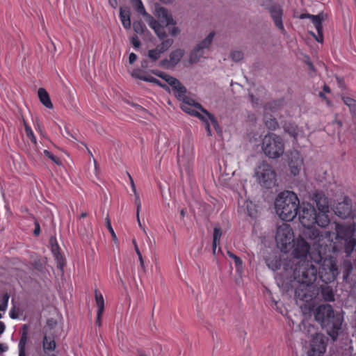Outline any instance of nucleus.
I'll return each instance as SVG.
<instances>
[{"mask_svg": "<svg viewBox=\"0 0 356 356\" xmlns=\"http://www.w3.org/2000/svg\"><path fill=\"white\" fill-rule=\"evenodd\" d=\"M38 97L41 103L47 108H52L53 104L50 100L48 92L44 88H39L38 91Z\"/></svg>", "mask_w": 356, "mask_h": 356, "instance_id": "obj_24", "label": "nucleus"}, {"mask_svg": "<svg viewBox=\"0 0 356 356\" xmlns=\"http://www.w3.org/2000/svg\"><path fill=\"white\" fill-rule=\"evenodd\" d=\"M19 356H26V350H19Z\"/></svg>", "mask_w": 356, "mask_h": 356, "instance_id": "obj_61", "label": "nucleus"}, {"mask_svg": "<svg viewBox=\"0 0 356 356\" xmlns=\"http://www.w3.org/2000/svg\"><path fill=\"white\" fill-rule=\"evenodd\" d=\"M215 34L216 33L214 31H211L204 40H202L197 45L199 47H201V49L204 51L208 49L213 41Z\"/></svg>", "mask_w": 356, "mask_h": 356, "instance_id": "obj_30", "label": "nucleus"}, {"mask_svg": "<svg viewBox=\"0 0 356 356\" xmlns=\"http://www.w3.org/2000/svg\"><path fill=\"white\" fill-rule=\"evenodd\" d=\"M343 101L349 107L350 111L356 115V101L348 97H343Z\"/></svg>", "mask_w": 356, "mask_h": 356, "instance_id": "obj_31", "label": "nucleus"}, {"mask_svg": "<svg viewBox=\"0 0 356 356\" xmlns=\"http://www.w3.org/2000/svg\"><path fill=\"white\" fill-rule=\"evenodd\" d=\"M162 52L156 47L154 49L149 50L148 51V56L152 61H156L160 58V55Z\"/></svg>", "mask_w": 356, "mask_h": 356, "instance_id": "obj_36", "label": "nucleus"}, {"mask_svg": "<svg viewBox=\"0 0 356 356\" xmlns=\"http://www.w3.org/2000/svg\"><path fill=\"white\" fill-rule=\"evenodd\" d=\"M137 221H138L139 227L143 230V232L145 233V234L147 235V232H146L145 229L142 226L139 216L137 217Z\"/></svg>", "mask_w": 356, "mask_h": 356, "instance_id": "obj_54", "label": "nucleus"}, {"mask_svg": "<svg viewBox=\"0 0 356 356\" xmlns=\"http://www.w3.org/2000/svg\"><path fill=\"white\" fill-rule=\"evenodd\" d=\"M252 206H253V204L252 202L247 204L248 212V215L250 217L255 218V217H257V211L256 210L250 209V207H252Z\"/></svg>", "mask_w": 356, "mask_h": 356, "instance_id": "obj_45", "label": "nucleus"}, {"mask_svg": "<svg viewBox=\"0 0 356 356\" xmlns=\"http://www.w3.org/2000/svg\"><path fill=\"white\" fill-rule=\"evenodd\" d=\"M261 149L268 157L279 158L284 152V141L280 136L275 134H266L262 139Z\"/></svg>", "mask_w": 356, "mask_h": 356, "instance_id": "obj_7", "label": "nucleus"}, {"mask_svg": "<svg viewBox=\"0 0 356 356\" xmlns=\"http://www.w3.org/2000/svg\"><path fill=\"white\" fill-rule=\"evenodd\" d=\"M314 15L308 13H303L300 15V19L309 18L312 19Z\"/></svg>", "mask_w": 356, "mask_h": 356, "instance_id": "obj_51", "label": "nucleus"}, {"mask_svg": "<svg viewBox=\"0 0 356 356\" xmlns=\"http://www.w3.org/2000/svg\"><path fill=\"white\" fill-rule=\"evenodd\" d=\"M106 225L112 236L113 240L115 242H116L118 241L117 236H116V234L111 226V220L108 217L106 218Z\"/></svg>", "mask_w": 356, "mask_h": 356, "instance_id": "obj_40", "label": "nucleus"}, {"mask_svg": "<svg viewBox=\"0 0 356 356\" xmlns=\"http://www.w3.org/2000/svg\"><path fill=\"white\" fill-rule=\"evenodd\" d=\"M153 73L165 80L172 88L173 92L176 97H184L186 93V88L181 83V82L176 78L170 76L164 72H159L158 71H153Z\"/></svg>", "mask_w": 356, "mask_h": 356, "instance_id": "obj_12", "label": "nucleus"}, {"mask_svg": "<svg viewBox=\"0 0 356 356\" xmlns=\"http://www.w3.org/2000/svg\"><path fill=\"white\" fill-rule=\"evenodd\" d=\"M293 241V231L289 224L282 223L277 227L275 241L281 251L287 252L291 248Z\"/></svg>", "mask_w": 356, "mask_h": 356, "instance_id": "obj_8", "label": "nucleus"}, {"mask_svg": "<svg viewBox=\"0 0 356 356\" xmlns=\"http://www.w3.org/2000/svg\"><path fill=\"white\" fill-rule=\"evenodd\" d=\"M56 348L55 337L48 330L47 327H44L42 339V349L44 356H56L53 353Z\"/></svg>", "mask_w": 356, "mask_h": 356, "instance_id": "obj_14", "label": "nucleus"}, {"mask_svg": "<svg viewBox=\"0 0 356 356\" xmlns=\"http://www.w3.org/2000/svg\"><path fill=\"white\" fill-rule=\"evenodd\" d=\"M36 129L40 132V134L41 135L42 134V130L41 129V128L40 127L39 125H38V127L36 128Z\"/></svg>", "mask_w": 356, "mask_h": 356, "instance_id": "obj_62", "label": "nucleus"}, {"mask_svg": "<svg viewBox=\"0 0 356 356\" xmlns=\"http://www.w3.org/2000/svg\"><path fill=\"white\" fill-rule=\"evenodd\" d=\"M323 298L327 301H334V296L332 290L330 287H325L321 291Z\"/></svg>", "mask_w": 356, "mask_h": 356, "instance_id": "obj_32", "label": "nucleus"}, {"mask_svg": "<svg viewBox=\"0 0 356 356\" xmlns=\"http://www.w3.org/2000/svg\"><path fill=\"white\" fill-rule=\"evenodd\" d=\"M184 55V50L181 49H177L170 52L169 55V60H163L161 65L167 67H175L182 58Z\"/></svg>", "mask_w": 356, "mask_h": 356, "instance_id": "obj_18", "label": "nucleus"}, {"mask_svg": "<svg viewBox=\"0 0 356 356\" xmlns=\"http://www.w3.org/2000/svg\"><path fill=\"white\" fill-rule=\"evenodd\" d=\"M179 100L181 102L180 107L184 112L197 117L205 123L208 135H211V124L215 129H218L219 126L214 116L203 108L200 104L196 103L186 95H184V97L179 98Z\"/></svg>", "mask_w": 356, "mask_h": 356, "instance_id": "obj_5", "label": "nucleus"}, {"mask_svg": "<svg viewBox=\"0 0 356 356\" xmlns=\"http://www.w3.org/2000/svg\"><path fill=\"white\" fill-rule=\"evenodd\" d=\"M298 218L301 225L307 229V232L313 230L312 227L316 224L321 227H325L330 222L328 216L318 213L315 208L309 203H302L300 207Z\"/></svg>", "mask_w": 356, "mask_h": 356, "instance_id": "obj_6", "label": "nucleus"}, {"mask_svg": "<svg viewBox=\"0 0 356 356\" xmlns=\"http://www.w3.org/2000/svg\"><path fill=\"white\" fill-rule=\"evenodd\" d=\"M227 253L228 256H229L230 258H232V259H234L236 257V255H235L234 254H233L232 252H230V251H229V250L227 251Z\"/></svg>", "mask_w": 356, "mask_h": 356, "instance_id": "obj_58", "label": "nucleus"}, {"mask_svg": "<svg viewBox=\"0 0 356 356\" xmlns=\"http://www.w3.org/2000/svg\"><path fill=\"white\" fill-rule=\"evenodd\" d=\"M5 325L3 323L0 321V334H2L4 332Z\"/></svg>", "mask_w": 356, "mask_h": 356, "instance_id": "obj_57", "label": "nucleus"}, {"mask_svg": "<svg viewBox=\"0 0 356 356\" xmlns=\"http://www.w3.org/2000/svg\"><path fill=\"white\" fill-rule=\"evenodd\" d=\"M304 234L313 241L312 248L300 236L294 239L293 257L284 260L283 271L276 275L275 280L283 287L291 285L293 281L299 283L295 291L296 300L303 312L307 313L314 307V300L318 294V289L314 285L318 274L315 264L322 261V253L327 250V242L331 245L332 240L330 232L323 237L317 229L305 232Z\"/></svg>", "mask_w": 356, "mask_h": 356, "instance_id": "obj_1", "label": "nucleus"}, {"mask_svg": "<svg viewBox=\"0 0 356 356\" xmlns=\"http://www.w3.org/2000/svg\"><path fill=\"white\" fill-rule=\"evenodd\" d=\"M314 200L316 203V207L318 210V213L328 216L330 209L327 198L324 195L316 193L314 196Z\"/></svg>", "mask_w": 356, "mask_h": 356, "instance_id": "obj_20", "label": "nucleus"}, {"mask_svg": "<svg viewBox=\"0 0 356 356\" xmlns=\"http://www.w3.org/2000/svg\"><path fill=\"white\" fill-rule=\"evenodd\" d=\"M28 330L29 326L27 325H24L22 326V332L18 344L19 350H26V344L28 339Z\"/></svg>", "mask_w": 356, "mask_h": 356, "instance_id": "obj_26", "label": "nucleus"}, {"mask_svg": "<svg viewBox=\"0 0 356 356\" xmlns=\"http://www.w3.org/2000/svg\"><path fill=\"white\" fill-rule=\"evenodd\" d=\"M133 244L134 245V249H135V251H136L137 255L138 256V255L141 254L135 239H133Z\"/></svg>", "mask_w": 356, "mask_h": 356, "instance_id": "obj_50", "label": "nucleus"}, {"mask_svg": "<svg viewBox=\"0 0 356 356\" xmlns=\"http://www.w3.org/2000/svg\"><path fill=\"white\" fill-rule=\"evenodd\" d=\"M137 59V56L134 53H131L129 56V62L130 64L134 63Z\"/></svg>", "mask_w": 356, "mask_h": 356, "instance_id": "obj_47", "label": "nucleus"}, {"mask_svg": "<svg viewBox=\"0 0 356 356\" xmlns=\"http://www.w3.org/2000/svg\"><path fill=\"white\" fill-rule=\"evenodd\" d=\"M142 67H147V61L145 60L142 63Z\"/></svg>", "mask_w": 356, "mask_h": 356, "instance_id": "obj_63", "label": "nucleus"}, {"mask_svg": "<svg viewBox=\"0 0 356 356\" xmlns=\"http://www.w3.org/2000/svg\"><path fill=\"white\" fill-rule=\"evenodd\" d=\"M138 259H139V261H140V266H141L142 268H144V261H143V259L142 254H140V255H138Z\"/></svg>", "mask_w": 356, "mask_h": 356, "instance_id": "obj_56", "label": "nucleus"}, {"mask_svg": "<svg viewBox=\"0 0 356 356\" xmlns=\"http://www.w3.org/2000/svg\"><path fill=\"white\" fill-rule=\"evenodd\" d=\"M204 51L196 45L195 47L191 51L189 54L188 61L190 63L193 64L200 60L203 57Z\"/></svg>", "mask_w": 356, "mask_h": 356, "instance_id": "obj_23", "label": "nucleus"}, {"mask_svg": "<svg viewBox=\"0 0 356 356\" xmlns=\"http://www.w3.org/2000/svg\"><path fill=\"white\" fill-rule=\"evenodd\" d=\"M255 176L259 183L264 187L271 188L275 184V172L272 167L265 162L257 167Z\"/></svg>", "mask_w": 356, "mask_h": 356, "instance_id": "obj_10", "label": "nucleus"}, {"mask_svg": "<svg viewBox=\"0 0 356 356\" xmlns=\"http://www.w3.org/2000/svg\"><path fill=\"white\" fill-rule=\"evenodd\" d=\"M266 125L268 129H275L278 127V124L275 119H266Z\"/></svg>", "mask_w": 356, "mask_h": 356, "instance_id": "obj_41", "label": "nucleus"}, {"mask_svg": "<svg viewBox=\"0 0 356 356\" xmlns=\"http://www.w3.org/2000/svg\"><path fill=\"white\" fill-rule=\"evenodd\" d=\"M87 216V213L86 212H83L81 214V218H85Z\"/></svg>", "mask_w": 356, "mask_h": 356, "instance_id": "obj_64", "label": "nucleus"}, {"mask_svg": "<svg viewBox=\"0 0 356 356\" xmlns=\"http://www.w3.org/2000/svg\"><path fill=\"white\" fill-rule=\"evenodd\" d=\"M268 10L275 25L284 32V27L282 22L283 10L281 6L279 5H273Z\"/></svg>", "mask_w": 356, "mask_h": 356, "instance_id": "obj_16", "label": "nucleus"}, {"mask_svg": "<svg viewBox=\"0 0 356 356\" xmlns=\"http://www.w3.org/2000/svg\"><path fill=\"white\" fill-rule=\"evenodd\" d=\"M235 266L237 268L238 270H241L243 268V261L242 260L238 257H236L234 259Z\"/></svg>", "mask_w": 356, "mask_h": 356, "instance_id": "obj_44", "label": "nucleus"}, {"mask_svg": "<svg viewBox=\"0 0 356 356\" xmlns=\"http://www.w3.org/2000/svg\"><path fill=\"white\" fill-rule=\"evenodd\" d=\"M167 35L162 39L159 38L160 40H162L161 44H158L156 47L158 49L160 50V52L164 53L166 51H168L173 44L174 40L172 38H166Z\"/></svg>", "mask_w": 356, "mask_h": 356, "instance_id": "obj_29", "label": "nucleus"}, {"mask_svg": "<svg viewBox=\"0 0 356 356\" xmlns=\"http://www.w3.org/2000/svg\"><path fill=\"white\" fill-rule=\"evenodd\" d=\"M131 43L135 48H138L140 45V42L136 36L132 37Z\"/></svg>", "mask_w": 356, "mask_h": 356, "instance_id": "obj_46", "label": "nucleus"}, {"mask_svg": "<svg viewBox=\"0 0 356 356\" xmlns=\"http://www.w3.org/2000/svg\"><path fill=\"white\" fill-rule=\"evenodd\" d=\"M108 3L110 6L114 8L117 7L118 2L117 0H108Z\"/></svg>", "mask_w": 356, "mask_h": 356, "instance_id": "obj_52", "label": "nucleus"}, {"mask_svg": "<svg viewBox=\"0 0 356 356\" xmlns=\"http://www.w3.org/2000/svg\"><path fill=\"white\" fill-rule=\"evenodd\" d=\"M334 229L337 239L347 240L353 236L355 226L354 223H335Z\"/></svg>", "mask_w": 356, "mask_h": 356, "instance_id": "obj_13", "label": "nucleus"}, {"mask_svg": "<svg viewBox=\"0 0 356 356\" xmlns=\"http://www.w3.org/2000/svg\"><path fill=\"white\" fill-rule=\"evenodd\" d=\"M95 302L97 307V318L95 323L101 325V318L104 310V300L102 294L97 290L95 291Z\"/></svg>", "mask_w": 356, "mask_h": 356, "instance_id": "obj_21", "label": "nucleus"}, {"mask_svg": "<svg viewBox=\"0 0 356 356\" xmlns=\"http://www.w3.org/2000/svg\"><path fill=\"white\" fill-rule=\"evenodd\" d=\"M323 91L325 92H330V88L329 86L325 85L323 86Z\"/></svg>", "mask_w": 356, "mask_h": 356, "instance_id": "obj_60", "label": "nucleus"}, {"mask_svg": "<svg viewBox=\"0 0 356 356\" xmlns=\"http://www.w3.org/2000/svg\"><path fill=\"white\" fill-rule=\"evenodd\" d=\"M131 76L133 78L138 79L146 82L154 83L165 89L168 88V87L166 85L162 84L159 80L156 79V78L153 77L149 74H146L145 72L142 71L140 69L134 70L131 72Z\"/></svg>", "mask_w": 356, "mask_h": 356, "instance_id": "obj_17", "label": "nucleus"}, {"mask_svg": "<svg viewBox=\"0 0 356 356\" xmlns=\"http://www.w3.org/2000/svg\"><path fill=\"white\" fill-rule=\"evenodd\" d=\"M133 28L136 33L143 34L145 32V26L140 21H136L133 23Z\"/></svg>", "mask_w": 356, "mask_h": 356, "instance_id": "obj_35", "label": "nucleus"}, {"mask_svg": "<svg viewBox=\"0 0 356 356\" xmlns=\"http://www.w3.org/2000/svg\"><path fill=\"white\" fill-rule=\"evenodd\" d=\"M346 241V252L347 254H350V252H352L355 248V246L356 245V239L353 237H351L350 239L344 240Z\"/></svg>", "mask_w": 356, "mask_h": 356, "instance_id": "obj_33", "label": "nucleus"}, {"mask_svg": "<svg viewBox=\"0 0 356 356\" xmlns=\"http://www.w3.org/2000/svg\"><path fill=\"white\" fill-rule=\"evenodd\" d=\"M34 234L35 235H38L40 232V226L38 224H36L35 225V229H34Z\"/></svg>", "mask_w": 356, "mask_h": 356, "instance_id": "obj_53", "label": "nucleus"}, {"mask_svg": "<svg viewBox=\"0 0 356 356\" xmlns=\"http://www.w3.org/2000/svg\"><path fill=\"white\" fill-rule=\"evenodd\" d=\"M135 195V204L136 205V217H138L141 209V202L138 193L134 194Z\"/></svg>", "mask_w": 356, "mask_h": 356, "instance_id": "obj_42", "label": "nucleus"}, {"mask_svg": "<svg viewBox=\"0 0 356 356\" xmlns=\"http://www.w3.org/2000/svg\"><path fill=\"white\" fill-rule=\"evenodd\" d=\"M43 153L47 157H48L49 159H51L56 164H57V165L61 164L60 159L58 157L55 156L49 151L45 149V150H44Z\"/></svg>", "mask_w": 356, "mask_h": 356, "instance_id": "obj_39", "label": "nucleus"}, {"mask_svg": "<svg viewBox=\"0 0 356 356\" xmlns=\"http://www.w3.org/2000/svg\"><path fill=\"white\" fill-rule=\"evenodd\" d=\"M284 131L296 140L298 138L300 133L298 126L291 123L285 125Z\"/></svg>", "mask_w": 356, "mask_h": 356, "instance_id": "obj_28", "label": "nucleus"}, {"mask_svg": "<svg viewBox=\"0 0 356 356\" xmlns=\"http://www.w3.org/2000/svg\"><path fill=\"white\" fill-rule=\"evenodd\" d=\"M230 57L234 61L238 62L243 58V53L241 51L235 50L231 52Z\"/></svg>", "mask_w": 356, "mask_h": 356, "instance_id": "obj_38", "label": "nucleus"}, {"mask_svg": "<svg viewBox=\"0 0 356 356\" xmlns=\"http://www.w3.org/2000/svg\"><path fill=\"white\" fill-rule=\"evenodd\" d=\"M326 337L321 333L312 334L308 356H321L326 350Z\"/></svg>", "mask_w": 356, "mask_h": 356, "instance_id": "obj_11", "label": "nucleus"}, {"mask_svg": "<svg viewBox=\"0 0 356 356\" xmlns=\"http://www.w3.org/2000/svg\"><path fill=\"white\" fill-rule=\"evenodd\" d=\"M311 19L317 31L318 35L316 36L314 33H312V34L315 37L318 42H322L323 40L322 19L320 15H314Z\"/></svg>", "mask_w": 356, "mask_h": 356, "instance_id": "obj_22", "label": "nucleus"}, {"mask_svg": "<svg viewBox=\"0 0 356 356\" xmlns=\"http://www.w3.org/2000/svg\"><path fill=\"white\" fill-rule=\"evenodd\" d=\"M8 350V347L3 344L0 343V352H5Z\"/></svg>", "mask_w": 356, "mask_h": 356, "instance_id": "obj_55", "label": "nucleus"}, {"mask_svg": "<svg viewBox=\"0 0 356 356\" xmlns=\"http://www.w3.org/2000/svg\"><path fill=\"white\" fill-rule=\"evenodd\" d=\"M315 320L325 329L327 334L335 341L341 330L343 316L336 312L328 304L319 305L314 312Z\"/></svg>", "mask_w": 356, "mask_h": 356, "instance_id": "obj_3", "label": "nucleus"}, {"mask_svg": "<svg viewBox=\"0 0 356 356\" xmlns=\"http://www.w3.org/2000/svg\"><path fill=\"white\" fill-rule=\"evenodd\" d=\"M300 204L297 195L290 191L280 193L275 201L276 213L284 221H291L298 215Z\"/></svg>", "mask_w": 356, "mask_h": 356, "instance_id": "obj_4", "label": "nucleus"}, {"mask_svg": "<svg viewBox=\"0 0 356 356\" xmlns=\"http://www.w3.org/2000/svg\"><path fill=\"white\" fill-rule=\"evenodd\" d=\"M319 264L318 275L321 280L325 283L334 282L339 274L336 259L334 257L322 258Z\"/></svg>", "mask_w": 356, "mask_h": 356, "instance_id": "obj_9", "label": "nucleus"}, {"mask_svg": "<svg viewBox=\"0 0 356 356\" xmlns=\"http://www.w3.org/2000/svg\"><path fill=\"white\" fill-rule=\"evenodd\" d=\"M120 18L124 29H129L131 27L130 13L127 8H120Z\"/></svg>", "mask_w": 356, "mask_h": 356, "instance_id": "obj_25", "label": "nucleus"}, {"mask_svg": "<svg viewBox=\"0 0 356 356\" xmlns=\"http://www.w3.org/2000/svg\"><path fill=\"white\" fill-rule=\"evenodd\" d=\"M24 129L26 136L30 138L31 142L36 146L37 140L36 138L34 136V134L31 129V128L25 122L24 123Z\"/></svg>", "mask_w": 356, "mask_h": 356, "instance_id": "obj_34", "label": "nucleus"}, {"mask_svg": "<svg viewBox=\"0 0 356 356\" xmlns=\"http://www.w3.org/2000/svg\"><path fill=\"white\" fill-rule=\"evenodd\" d=\"M222 235V232L220 227H216L213 229V252L216 254V248L220 245V238Z\"/></svg>", "mask_w": 356, "mask_h": 356, "instance_id": "obj_27", "label": "nucleus"}, {"mask_svg": "<svg viewBox=\"0 0 356 356\" xmlns=\"http://www.w3.org/2000/svg\"><path fill=\"white\" fill-rule=\"evenodd\" d=\"M65 131L68 136H71L72 138H73L75 140H77V138L74 135H72L67 128H65Z\"/></svg>", "mask_w": 356, "mask_h": 356, "instance_id": "obj_59", "label": "nucleus"}, {"mask_svg": "<svg viewBox=\"0 0 356 356\" xmlns=\"http://www.w3.org/2000/svg\"><path fill=\"white\" fill-rule=\"evenodd\" d=\"M131 1L134 4L135 10L146 17V22L159 38L162 39L166 35L165 27H168V31L172 36H176L179 33V28L175 26V21L166 9L158 8L156 10L157 17L165 25L163 26L153 17L147 14L141 0H131Z\"/></svg>", "mask_w": 356, "mask_h": 356, "instance_id": "obj_2", "label": "nucleus"}, {"mask_svg": "<svg viewBox=\"0 0 356 356\" xmlns=\"http://www.w3.org/2000/svg\"><path fill=\"white\" fill-rule=\"evenodd\" d=\"M128 175H129V178L130 179V183H131V186L132 191L134 192V194L138 193L137 191H136V186L134 184V180H133L132 177H131V175L129 174H128Z\"/></svg>", "mask_w": 356, "mask_h": 356, "instance_id": "obj_48", "label": "nucleus"}, {"mask_svg": "<svg viewBox=\"0 0 356 356\" xmlns=\"http://www.w3.org/2000/svg\"><path fill=\"white\" fill-rule=\"evenodd\" d=\"M20 312L19 309H17L15 307L12 308L10 311V316L12 318H17L19 316Z\"/></svg>", "mask_w": 356, "mask_h": 356, "instance_id": "obj_43", "label": "nucleus"}, {"mask_svg": "<svg viewBox=\"0 0 356 356\" xmlns=\"http://www.w3.org/2000/svg\"><path fill=\"white\" fill-rule=\"evenodd\" d=\"M282 263H284V261ZM267 264L268 266L273 270L280 269L281 268V266H283V264H281L280 261L276 258L273 260L268 261Z\"/></svg>", "mask_w": 356, "mask_h": 356, "instance_id": "obj_37", "label": "nucleus"}, {"mask_svg": "<svg viewBox=\"0 0 356 356\" xmlns=\"http://www.w3.org/2000/svg\"><path fill=\"white\" fill-rule=\"evenodd\" d=\"M334 213L341 218H346L352 213V204L349 199L345 198L343 202H339L334 207Z\"/></svg>", "mask_w": 356, "mask_h": 356, "instance_id": "obj_15", "label": "nucleus"}, {"mask_svg": "<svg viewBox=\"0 0 356 356\" xmlns=\"http://www.w3.org/2000/svg\"><path fill=\"white\" fill-rule=\"evenodd\" d=\"M56 322L54 319H49L47 322V326L50 327V329L52 328L53 325H56Z\"/></svg>", "mask_w": 356, "mask_h": 356, "instance_id": "obj_49", "label": "nucleus"}, {"mask_svg": "<svg viewBox=\"0 0 356 356\" xmlns=\"http://www.w3.org/2000/svg\"><path fill=\"white\" fill-rule=\"evenodd\" d=\"M303 165V159L300 154L296 152L291 154L289 168L291 174L296 175L300 172Z\"/></svg>", "mask_w": 356, "mask_h": 356, "instance_id": "obj_19", "label": "nucleus"}]
</instances>
